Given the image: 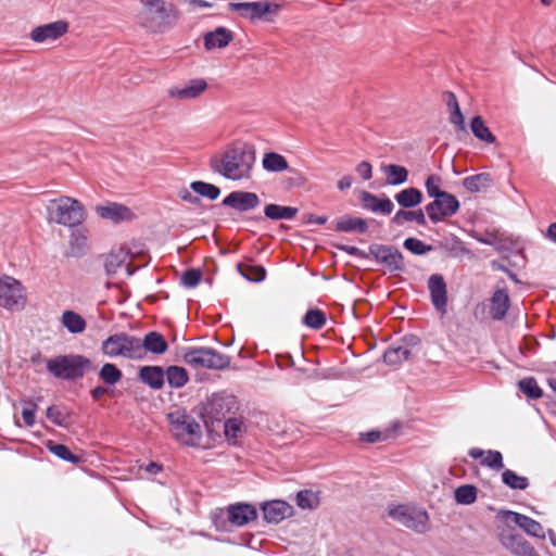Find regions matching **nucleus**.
<instances>
[{"mask_svg": "<svg viewBox=\"0 0 556 556\" xmlns=\"http://www.w3.org/2000/svg\"><path fill=\"white\" fill-rule=\"evenodd\" d=\"M339 249H341L342 251L349 253L350 255H354V256H358V255L363 254L358 248L353 247V245H340Z\"/></svg>", "mask_w": 556, "mask_h": 556, "instance_id": "nucleus-62", "label": "nucleus"}, {"mask_svg": "<svg viewBox=\"0 0 556 556\" xmlns=\"http://www.w3.org/2000/svg\"><path fill=\"white\" fill-rule=\"evenodd\" d=\"M264 519L268 523H279L292 514V506L285 501H270L262 506Z\"/></svg>", "mask_w": 556, "mask_h": 556, "instance_id": "nucleus-17", "label": "nucleus"}, {"mask_svg": "<svg viewBox=\"0 0 556 556\" xmlns=\"http://www.w3.org/2000/svg\"><path fill=\"white\" fill-rule=\"evenodd\" d=\"M68 31V23L60 20L35 27L29 37L35 42L56 40Z\"/></svg>", "mask_w": 556, "mask_h": 556, "instance_id": "nucleus-13", "label": "nucleus"}, {"mask_svg": "<svg viewBox=\"0 0 556 556\" xmlns=\"http://www.w3.org/2000/svg\"><path fill=\"white\" fill-rule=\"evenodd\" d=\"M327 321L326 313L319 308L308 309L304 317L303 324L311 329L320 330Z\"/></svg>", "mask_w": 556, "mask_h": 556, "instance_id": "nucleus-38", "label": "nucleus"}, {"mask_svg": "<svg viewBox=\"0 0 556 556\" xmlns=\"http://www.w3.org/2000/svg\"><path fill=\"white\" fill-rule=\"evenodd\" d=\"M442 178L439 175H429L425 181L427 193L430 198H439L446 191L441 190Z\"/></svg>", "mask_w": 556, "mask_h": 556, "instance_id": "nucleus-47", "label": "nucleus"}, {"mask_svg": "<svg viewBox=\"0 0 556 556\" xmlns=\"http://www.w3.org/2000/svg\"><path fill=\"white\" fill-rule=\"evenodd\" d=\"M105 393H106V388H104L102 386H98L91 391L92 399L96 401L100 400Z\"/></svg>", "mask_w": 556, "mask_h": 556, "instance_id": "nucleus-63", "label": "nucleus"}, {"mask_svg": "<svg viewBox=\"0 0 556 556\" xmlns=\"http://www.w3.org/2000/svg\"><path fill=\"white\" fill-rule=\"evenodd\" d=\"M454 496L458 504L470 505L477 500V488L471 484L460 485L455 490Z\"/></svg>", "mask_w": 556, "mask_h": 556, "instance_id": "nucleus-43", "label": "nucleus"}, {"mask_svg": "<svg viewBox=\"0 0 556 556\" xmlns=\"http://www.w3.org/2000/svg\"><path fill=\"white\" fill-rule=\"evenodd\" d=\"M100 378L109 384H115L122 379V371L114 365L106 363L99 372Z\"/></svg>", "mask_w": 556, "mask_h": 556, "instance_id": "nucleus-45", "label": "nucleus"}, {"mask_svg": "<svg viewBox=\"0 0 556 556\" xmlns=\"http://www.w3.org/2000/svg\"><path fill=\"white\" fill-rule=\"evenodd\" d=\"M305 220L307 224H317V225H324L326 224L327 222V217L326 216H317L315 214H307L305 216Z\"/></svg>", "mask_w": 556, "mask_h": 556, "instance_id": "nucleus-59", "label": "nucleus"}, {"mask_svg": "<svg viewBox=\"0 0 556 556\" xmlns=\"http://www.w3.org/2000/svg\"><path fill=\"white\" fill-rule=\"evenodd\" d=\"M140 26L152 33H162L167 27V14L163 7L143 8L138 14Z\"/></svg>", "mask_w": 556, "mask_h": 556, "instance_id": "nucleus-11", "label": "nucleus"}, {"mask_svg": "<svg viewBox=\"0 0 556 556\" xmlns=\"http://www.w3.org/2000/svg\"><path fill=\"white\" fill-rule=\"evenodd\" d=\"M47 448L56 457L72 464H78L81 459L80 456L73 454L66 445L61 443L49 441Z\"/></svg>", "mask_w": 556, "mask_h": 556, "instance_id": "nucleus-39", "label": "nucleus"}, {"mask_svg": "<svg viewBox=\"0 0 556 556\" xmlns=\"http://www.w3.org/2000/svg\"><path fill=\"white\" fill-rule=\"evenodd\" d=\"M459 210V201L457 198L448 192L435 198L432 202L428 203L425 211L433 224L444 220L447 217L455 215Z\"/></svg>", "mask_w": 556, "mask_h": 556, "instance_id": "nucleus-9", "label": "nucleus"}, {"mask_svg": "<svg viewBox=\"0 0 556 556\" xmlns=\"http://www.w3.org/2000/svg\"><path fill=\"white\" fill-rule=\"evenodd\" d=\"M546 238L556 243V223H552L546 230Z\"/></svg>", "mask_w": 556, "mask_h": 556, "instance_id": "nucleus-64", "label": "nucleus"}, {"mask_svg": "<svg viewBox=\"0 0 556 556\" xmlns=\"http://www.w3.org/2000/svg\"><path fill=\"white\" fill-rule=\"evenodd\" d=\"M230 8L233 11H249L250 17L262 18L268 13H277L280 10V4L271 2H237L230 3Z\"/></svg>", "mask_w": 556, "mask_h": 556, "instance_id": "nucleus-18", "label": "nucleus"}, {"mask_svg": "<svg viewBox=\"0 0 556 556\" xmlns=\"http://www.w3.org/2000/svg\"><path fill=\"white\" fill-rule=\"evenodd\" d=\"M46 211L50 222L67 227L78 226L86 218V210L83 203L68 195H60L49 200Z\"/></svg>", "mask_w": 556, "mask_h": 556, "instance_id": "nucleus-2", "label": "nucleus"}, {"mask_svg": "<svg viewBox=\"0 0 556 556\" xmlns=\"http://www.w3.org/2000/svg\"><path fill=\"white\" fill-rule=\"evenodd\" d=\"M255 157L253 152L248 151L241 144L229 147L220 159H212V168L232 180H240L250 177Z\"/></svg>", "mask_w": 556, "mask_h": 556, "instance_id": "nucleus-1", "label": "nucleus"}, {"mask_svg": "<svg viewBox=\"0 0 556 556\" xmlns=\"http://www.w3.org/2000/svg\"><path fill=\"white\" fill-rule=\"evenodd\" d=\"M356 173L364 179L369 180L372 177L371 164L363 161L356 166Z\"/></svg>", "mask_w": 556, "mask_h": 556, "instance_id": "nucleus-56", "label": "nucleus"}, {"mask_svg": "<svg viewBox=\"0 0 556 556\" xmlns=\"http://www.w3.org/2000/svg\"><path fill=\"white\" fill-rule=\"evenodd\" d=\"M257 511L249 504H236L228 508V520L235 526L241 527L256 519Z\"/></svg>", "mask_w": 556, "mask_h": 556, "instance_id": "nucleus-19", "label": "nucleus"}, {"mask_svg": "<svg viewBox=\"0 0 556 556\" xmlns=\"http://www.w3.org/2000/svg\"><path fill=\"white\" fill-rule=\"evenodd\" d=\"M431 302L437 311L445 313L447 304L446 283L442 275L433 274L428 279Z\"/></svg>", "mask_w": 556, "mask_h": 556, "instance_id": "nucleus-16", "label": "nucleus"}, {"mask_svg": "<svg viewBox=\"0 0 556 556\" xmlns=\"http://www.w3.org/2000/svg\"><path fill=\"white\" fill-rule=\"evenodd\" d=\"M165 375L168 384L176 389L184 387L189 380L187 370L179 366H169Z\"/></svg>", "mask_w": 556, "mask_h": 556, "instance_id": "nucleus-37", "label": "nucleus"}, {"mask_svg": "<svg viewBox=\"0 0 556 556\" xmlns=\"http://www.w3.org/2000/svg\"><path fill=\"white\" fill-rule=\"evenodd\" d=\"M492 181V176L489 173H480L464 178L462 184L469 192H481L485 191Z\"/></svg>", "mask_w": 556, "mask_h": 556, "instance_id": "nucleus-30", "label": "nucleus"}, {"mask_svg": "<svg viewBox=\"0 0 556 556\" xmlns=\"http://www.w3.org/2000/svg\"><path fill=\"white\" fill-rule=\"evenodd\" d=\"M508 514L511 516L513 521L529 535L544 539V530L540 522L519 513L508 511Z\"/></svg>", "mask_w": 556, "mask_h": 556, "instance_id": "nucleus-25", "label": "nucleus"}, {"mask_svg": "<svg viewBox=\"0 0 556 556\" xmlns=\"http://www.w3.org/2000/svg\"><path fill=\"white\" fill-rule=\"evenodd\" d=\"M481 464L495 471H500L504 468L503 456L498 451H488L485 456L482 458Z\"/></svg>", "mask_w": 556, "mask_h": 556, "instance_id": "nucleus-46", "label": "nucleus"}, {"mask_svg": "<svg viewBox=\"0 0 556 556\" xmlns=\"http://www.w3.org/2000/svg\"><path fill=\"white\" fill-rule=\"evenodd\" d=\"M239 273L250 281L260 282L265 279L266 270L263 266L253 264H238Z\"/></svg>", "mask_w": 556, "mask_h": 556, "instance_id": "nucleus-40", "label": "nucleus"}, {"mask_svg": "<svg viewBox=\"0 0 556 556\" xmlns=\"http://www.w3.org/2000/svg\"><path fill=\"white\" fill-rule=\"evenodd\" d=\"M503 482L514 490H525L529 485V480L527 477L518 476L515 471L510 469H506L502 473Z\"/></svg>", "mask_w": 556, "mask_h": 556, "instance_id": "nucleus-42", "label": "nucleus"}, {"mask_svg": "<svg viewBox=\"0 0 556 556\" xmlns=\"http://www.w3.org/2000/svg\"><path fill=\"white\" fill-rule=\"evenodd\" d=\"M26 406L22 410V417L27 427H31L35 424V414L37 410V404L31 401H25Z\"/></svg>", "mask_w": 556, "mask_h": 556, "instance_id": "nucleus-53", "label": "nucleus"}, {"mask_svg": "<svg viewBox=\"0 0 556 556\" xmlns=\"http://www.w3.org/2000/svg\"><path fill=\"white\" fill-rule=\"evenodd\" d=\"M395 201L404 208L415 207L422 202V192L414 187L401 190L395 194Z\"/></svg>", "mask_w": 556, "mask_h": 556, "instance_id": "nucleus-29", "label": "nucleus"}, {"mask_svg": "<svg viewBox=\"0 0 556 556\" xmlns=\"http://www.w3.org/2000/svg\"><path fill=\"white\" fill-rule=\"evenodd\" d=\"M184 361L191 367L222 370L230 365V356L212 348H191L184 354Z\"/></svg>", "mask_w": 556, "mask_h": 556, "instance_id": "nucleus-6", "label": "nucleus"}, {"mask_svg": "<svg viewBox=\"0 0 556 556\" xmlns=\"http://www.w3.org/2000/svg\"><path fill=\"white\" fill-rule=\"evenodd\" d=\"M361 201L364 208L374 213L389 215L394 208V205L389 198L379 199L368 191H363L361 193Z\"/></svg>", "mask_w": 556, "mask_h": 556, "instance_id": "nucleus-20", "label": "nucleus"}, {"mask_svg": "<svg viewBox=\"0 0 556 556\" xmlns=\"http://www.w3.org/2000/svg\"><path fill=\"white\" fill-rule=\"evenodd\" d=\"M470 129L475 137L485 143H494L496 138L485 125L481 116H475L470 123Z\"/></svg>", "mask_w": 556, "mask_h": 556, "instance_id": "nucleus-34", "label": "nucleus"}, {"mask_svg": "<svg viewBox=\"0 0 556 556\" xmlns=\"http://www.w3.org/2000/svg\"><path fill=\"white\" fill-rule=\"evenodd\" d=\"M500 541L504 547L517 556H540L529 542L521 535L513 533L511 530L502 531Z\"/></svg>", "mask_w": 556, "mask_h": 556, "instance_id": "nucleus-12", "label": "nucleus"}, {"mask_svg": "<svg viewBox=\"0 0 556 556\" xmlns=\"http://www.w3.org/2000/svg\"><path fill=\"white\" fill-rule=\"evenodd\" d=\"M368 229L366 219L361 217H353L344 215L336 220L334 230L340 232H359L365 233Z\"/></svg>", "mask_w": 556, "mask_h": 556, "instance_id": "nucleus-27", "label": "nucleus"}, {"mask_svg": "<svg viewBox=\"0 0 556 556\" xmlns=\"http://www.w3.org/2000/svg\"><path fill=\"white\" fill-rule=\"evenodd\" d=\"M410 350L406 346H392L383 353V361L386 364L396 366L407 361L410 357Z\"/></svg>", "mask_w": 556, "mask_h": 556, "instance_id": "nucleus-35", "label": "nucleus"}, {"mask_svg": "<svg viewBox=\"0 0 556 556\" xmlns=\"http://www.w3.org/2000/svg\"><path fill=\"white\" fill-rule=\"evenodd\" d=\"M403 245L406 250L417 255L426 254L432 249L431 245H427L421 240L416 238L405 239Z\"/></svg>", "mask_w": 556, "mask_h": 556, "instance_id": "nucleus-48", "label": "nucleus"}, {"mask_svg": "<svg viewBox=\"0 0 556 556\" xmlns=\"http://www.w3.org/2000/svg\"><path fill=\"white\" fill-rule=\"evenodd\" d=\"M101 351L109 357L122 356L129 359L142 358V346L140 339L119 332L106 338L101 345Z\"/></svg>", "mask_w": 556, "mask_h": 556, "instance_id": "nucleus-5", "label": "nucleus"}, {"mask_svg": "<svg viewBox=\"0 0 556 556\" xmlns=\"http://www.w3.org/2000/svg\"><path fill=\"white\" fill-rule=\"evenodd\" d=\"M207 89V83L203 78L189 80L184 86H174L167 90L172 99L186 101L199 98Z\"/></svg>", "mask_w": 556, "mask_h": 556, "instance_id": "nucleus-14", "label": "nucleus"}, {"mask_svg": "<svg viewBox=\"0 0 556 556\" xmlns=\"http://www.w3.org/2000/svg\"><path fill=\"white\" fill-rule=\"evenodd\" d=\"M96 211L102 218L111 219L115 223L131 219L134 216L132 212L127 206L118 203L97 206Z\"/></svg>", "mask_w": 556, "mask_h": 556, "instance_id": "nucleus-22", "label": "nucleus"}, {"mask_svg": "<svg viewBox=\"0 0 556 556\" xmlns=\"http://www.w3.org/2000/svg\"><path fill=\"white\" fill-rule=\"evenodd\" d=\"M190 188L195 193L210 200H216L220 194V189L217 186L204 181H193L191 182Z\"/></svg>", "mask_w": 556, "mask_h": 556, "instance_id": "nucleus-44", "label": "nucleus"}, {"mask_svg": "<svg viewBox=\"0 0 556 556\" xmlns=\"http://www.w3.org/2000/svg\"><path fill=\"white\" fill-rule=\"evenodd\" d=\"M264 214L267 218L273 220L292 219L296 216L298 208L271 203L265 206Z\"/></svg>", "mask_w": 556, "mask_h": 556, "instance_id": "nucleus-33", "label": "nucleus"}, {"mask_svg": "<svg viewBox=\"0 0 556 556\" xmlns=\"http://www.w3.org/2000/svg\"><path fill=\"white\" fill-rule=\"evenodd\" d=\"M444 96H445L446 105H447L450 111L456 109L457 106H459L455 93H453V92H445Z\"/></svg>", "mask_w": 556, "mask_h": 556, "instance_id": "nucleus-58", "label": "nucleus"}, {"mask_svg": "<svg viewBox=\"0 0 556 556\" xmlns=\"http://www.w3.org/2000/svg\"><path fill=\"white\" fill-rule=\"evenodd\" d=\"M182 3L187 7L188 12H198L202 9H211L214 7V3L206 0H181Z\"/></svg>", "mask_w": 556, "mask_h": 556, "instance_id": "nucleus-54", "label": "nucleus"}, {"mask_svg": "<svg viewBox=\"0 0 556 556\" xmlns=\"http://www.w3.org/2000/svg\"><path fill=\"white\" fill-rule=\"evenodd\" d=\"M62 326L71 333H81L86 329V320L85 318L74 312V311H64L61 316Z\"/></svg>", "mask_w": 556, "mask_h": 556, "instance_id": "nucleus-28", "label": "nucleus"}, {"mask_svg": "<svg viewBox=\"0 0 556 556\" xmlns=\"http://www.w3.org/2000/svg\"><path fill=\"white\" fill-rule=\"evenodd\" d=\"M47 370L59 379L75 380L81 378L90 366L83 355H60L46 362Z\"/></svg>", "mask_w": 556, "mask_h": 556, "instance_id": "nucleus-4", "label": "nucleus"}, {"mask_svg": "<svg viewBox=\"0 0 556 556\" xmlns=\"http://www.w3.org/2000/svg\"><path fill=\"white\" fill-rule=\"evenodd\" d=\"M260 203L258 195L249 191H232L223 200V205L240 212L254 210Z\"/></svg>", "mask_w": 556, "mask_h": 556, "instance_id": "nucleus-15", "label": "nucleus"}, {"mask_svg": "<svg viewBox=\"0 0 556 556\" xmlns=\"http://www.w3.org/2000/svg\"><path fill=\"white\" fill-rule=\"evenodd\" d=\"M520 391L529 399L538 400L543 396V390L533 377H527L518 382Z\"/></svg>", "mask_w": 556, "mask_h": 556, "instance_id": "nucleus-41", "label": "nucleus"}, {"mask_svg": "<svg viewBox=\"0 0 556 556\" xmlns=\"http://www.w3.org/2000/svg\"><path fill=\"white\" fill-rule=\"evenodd\" d=\"M47 418L56 426H65L67 422V415L64 414L58 406H50L46 412Z\"/></svg>", "mask_w": 556, "mask_h": 556, "instance_id": "nucleus-51", "label": "nucleus"}, {"mask_svg": "<svg viewBox=\"0 0 556 556\" xmlns=\"http://www.w3.org/2000/svg\"><path fill=\"white\" fill-rule=\"evenodd\" d=\"M352 176L350 175H346V176H343L339 181H338V188L341 190V191H344V190H348L351 188L352 186Z\"/></svg>", "mask_w": 556, "mask_h": 556, "instance_id": "nucleus-61", "label": "nucleus"}, {"mask_svg": "<svg viewBox=\"0 0 556 556\" xmlns=\"http://www.w3.org/2000/svg\"><path fill=\"white\" fill-rule=\"evenodd\" d=\"M510 306L507 290L496 289L491 298L490 315L494 320L503 319Z\"/></svg>", "mask_w": 556, "mask_h": 556, "instance_id": "nucleus-21", "label": "nucleus"}, {"mask_svg": "<svg viewBox=\"0 0 556 556\" xmlns=\"http://www.w3.org/2000/svg\"><path fill=\"white\" fill-rule=\"evenodd\" d=\"M450 122L460 130H466L464 115L459 106L450 111Z\"/></svg>", "mask_w": 556, "mask_h": 556, "instance_id": "nucleus-55", "label": "nucleus"}, {"mask_svg": "<svg viewBox=\"0 0 556 556\" xmlns=\"http://www.w3.org/2000/svg\"><path fill=\"white\" fill-rule=\"evenodd\" d=\"M201 278L202 274L199 269L189 268L182 273L181 282L185 287L193 288L200 283Z\"/></svg>", "mask_w": 556, "mask_h": 556, "instance_id": "nucleus-49", "label": "nucleus"}, {"mask_svg": "<svg viewBox=\"0 0 556 556\" xmlns=\"http://www.w3.org/2000/svg\"><path fill=\"white\" fill-rule=\"evenodd\" d=\"M225 434L228 439H237L242 431V422L236 418H229L225 425Z\"/></svg>", "mask_w": 556, "mask_h": 556, "instance_id": "nucleus-52", "label": "nucleus"}, {"mask_svg": "<svg viewBox=\"0 0 556 556\" xmlns=\"http://www.w3.org/2000/svg\"><path fill=\"white\" fill-rule=\"evenodd\" d=\"M169 432L181 444L200 446L203 431L202 426L186 412L176 410L167 414Z\"/></svg>", "mask_w": 556, "mask_h": 556, "instance_id": "nucleus-3", "label": "nucleus"}, {"mask_svg": "<svg viewBox=\"0 0 556 556\" xmlns=\"http://www.w3.org/2000/svg\"><path fill=\"white\" fill-rule=\"evenodd\" d=\"M262 165L265 170L270 173H279L289 168L287 159L277 152L265 153L262 160Z\"/></svg>", "mask_w": 556, "mask_h": 556, "instance_id": "nucleus-31", "label": "nucleus"}, {"mask_svg": "<svg viewBox=\"0 0 556 556\" xmlns=\"http://www.w3.org/2000/svg\"><path fill=\"white\" fill-rule=\"evenodd\" d=\"M408 222H416L419 226H426L427 220L424 211L421 208L415 211L400 210L392 217V223L396 226H402Z\"/></svg>", "mask_w": 556, "mask_h": 556, "instance_id": "nucleus-32", "label": "nucleus"}, {"mask_svg": "<svg viewBox=\"0 0 556 556\" xmlns=\"http://www.w3.org/2000/svg\"><path fill=\"white\" fill-rule=\"evenodd\" d=\"M139 379L154 390L164 386L165 372L160 366H142L139 370Z\"/></svg>", "mask_w": 556, "mask_h": 556, "instance_id": "nucleus-24", "label": "nucleus"}, {"mask_svg": "<svg viewBox=\"0 0 556 556\" xmlns=\"http://www.w3.org/2000/svg\"><path fill=\"white\" fill-rule=\"evenodd\" d=\"M383 172L389 185H401L404 184L408 178V170L406 167L401 165L389 164L383 167Z\"/></svg>", "mask_w": 556, "mask_h": 556, "instance_id": "nucleus-36", "label": "nucleus"}, {"mask_svg": "<svg viewBox=\"0 0 556 556\" xmlns=\"http://www.w3.org/2000/svg\"><path fill=\"white\" fill-rule=\"evenodd\" d=\"M296 504L303 509L314 508L317 505V500L311 491L303 490L296 494Z\"/></svg>", "mask_w": 556, "mask_h": 556, "instance_id": "nucleus-50", "label": "nucleus"}, {"mask_svg": "<svg viewBox=\"0 0 556 556\" xmlns=\"http://www.w3.org/2000/svg\"><path fill=\"white\" fill-rule=\"evenodd\" d=\"M140 345L142 346V358L147 352L160 355L165 353L168 349V344L164 337L156 331L148 332L143 340H140Z\"/></svg>", "mask_w": 556, "mask_h": 556, "instance_id": "nucleus-23", "label": "nucleus"}, {"mask_svg": "<svg viewBox=\"0 0 556 556\" xmlns=\"http://www.w3.org/2000/svg\"><path fill=\"white\" fill-rule=\"evenodd\" d=\"M277 364L280 368H286L294 365L293 358L290 354H278L276 356Z\"/></svg>", "mask_w": 556, "mask_h": 556, "instance_id": "nucleus-57", "label": "nucleus"}, {"mask_svg": "<svg viewBox=\"0 0 556 556\" xmlns=\"http://www.w3.org/2000/svg\"><path fill=\"white\" fill-rule=\"evenodd\" d=\"M369 253L391 273L402 271L404 269V257L402 253L392 245L371 244L369 247Z\"/></svg>", "mask_w": 556, "mask_h": 556, "instance_id": "nucleus-10", "label": "nucleus"}, {"mask_svg": "<svg viewBox=\"0 0 556 556\" xmlns=\"http://www.w3.org/2000/svg\"><path fill=\"white\" fill-rule=\"evenodd\" d=\"M388 515L393 520L417 533H425L430 528L428 513L419 507L409 505H392L388 507Z\"/></svg>", "mask_w": 556, "mask_h": 556, "instance_id": "nucleus-7", "label": "nucleus"}, {"mask_svg": "<svg viewBox=\"0 0 556 556\" xmlns=\"http://www.w3.org/2000/svg\"><path fill=\"white\" fill-rule=\"evenodd\" d=\"M232 40V34L225 27H218L204 36V47L206 50L222 49L227 47Z\"/></svg>", "mask_w": 556, "mask_h": 556, "instance_id": "nucleus-26", "label": "nucleus"}, {"mask_svg": "<svg viewBox=\"0 0 556 556\" xmlns=\"http://www.w3.org/2000/svg\"><path fill=\"white\" fill-rule=\"evenodd\" d=\"M26 301L24 287L10 276L0 278V306L7 309H18Z\"/></svg>", "mask_w": 556, "mask_h": 556, "instance_id": "nucleus-8", "label": "nucleus"}, {"mask_svg": "<svg viewBox=\"0 0 556 556\" xmlns=\"http://www.w3.org/2000/svg\"><path fill=\"white\" fill-rule=\"evenodd\" d=\"M181 200L186 201V202H189L191 204H197L200 202V199L197 197V195H193L190 191L188 190H182L180 193H179Z\"/></svg>", "mask_w": 556, "mask_h": 556, "instance_id": "nucleus-60", "label": "nucleus"}]
</instances>
